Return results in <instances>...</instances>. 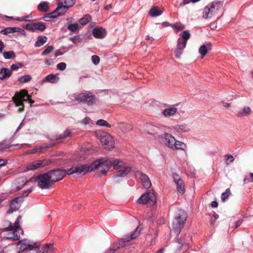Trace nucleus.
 <instances>
[{
    "instance_id": "1",
    "label": "nucleus",
    "mask_w": 253,
    "mask_h": 253,
    "mask_svg": "<svg viewBox=\"0 0 253 253\" xmlns=\"http://www.w3.org/2000/svg\"><path fill=\"white\" fill-rule=\"evenodd\" d=\"M111 162L107 158H102L94 161L90 166L74 165L70 169H68V174L74 173L85 174L87 172L94 171L101 169V173L102 175H106L110 169Z\"/></svg>"
},
{
    "instance_id": "40",
    "label": "nucleus",
    "mask_w": 253,
    "mask_h": 253,
    "mask_svg": "<svg viewBox=\"0 0 253 253\" xmlns=\"http://www.w3.org/2000/svg\"><path fill=\"white\" fill-rule=\"evenodd\" d=\"M231 195V192L229 188H227L225 191L221 194V199L222 201L225 202L228 199L229 196Z\"/></svg>"
},
{
    "instance_id": "43",
    "label": "nucleus",
    "mask_w": 253,
    "mask_h": 253,
    "mask_svg": "<svg viewBox=\"0 0 253 253\" xmlns=\"http://www.w3.org/2000/svg\"><path fill=\"white\" fill-rule=\"evenodd\" d=\"M56 17H57L56 16V14H55V13H54V11H53L51 13L46 14L43 17V19L44 20H45L46 21H50V19L55 18Z\"/></svg>"
},
{
    "instance_id": "14",
    "label": "nucleus",
    "mask_w": 253,
    "mask_h": 253,
    "mask_svg": "<svg viewBox=\"0 0 253 253\" xmlns=\"http://www.w3.org/2000/svg\"><path fill=\"white\" fill-rule=\"evenodd\" d=\"M96 136L100 139L103 147L105 149H110V135L104 131H98L95 132Z\"/></svg>"
},
{
    "instance_id": "49",
    "label": "nucleus",
    "mask_w": 253,
    "mask_h": 253,
    "mask_svg": "<svg viewBox=\"0 0 253 253\" xmlns=\"http://www.w3.org/2000/svg\"><path fill=\"white\" fill-rule=\"evenodd\" d=\"M96 125L100 126H106L107 127H110V125L104 120H99L96 122Z\"/></svg>"
},
{
    "instance_id": "45",
    "label": "nucleus",
    "mask_w": 253,
    "mask_h": 253,
    "mask_svg": "<svg viewBox=\"0 0 253 253\" xmlns=\"http://www.w3.org/2000/svg\"><path fill=\"white\" fill-rule=\"evenodd\" d=\"M72 132L69 129H66L63 134L61 135L59 138H57L56 140H58L59 139H65L67 138V137H69L70 136V134H71Z\"/></svg>"
},
{
    "instance_id": "21",
    "label": "nucleus",
    "mask_w": 253,
    "mask_h": 253,
    "mask_svg": "<svg viewBox=\"0 0 253 253\" xmlns=\"http://www.w3.org/2000/svg\"><path fill=\"white\" fill-rule=\"evenodd\" d=\"M164 12V9L158 6H153L150 9L149 13L153 17L161 15Z\"/></svg>"
},
{
    "instance_id": "11",
    "label": "nucleus",
    "mask_w": 253,
    "mask_h": 253,
    "mask_svg": "<svg viewBox=\"0 0 253 253\" xmlns=\"http://www.w3.org/2000/svg\"><path fill=\"white\" fill-rule=\"evenodd\" d=\"M187 219L186 214L183 213L180 215L179 214L175 218V221L173 223V230L175 233L179 234Z\"/></svg>"
},
{
    "instance_id": "7",
    "label": "nucleus",
    "mask_w": 253,
    "mask_h": 253,
    "mask_svg": "<svg viewBox=\"0 0 253 253\" xmlns=\"http://www.w3.org/2000/svg\"><path fill=\"white\" fill-rule=\"evenodd\" d=\"M25 96H27V99L31 103H33L34 101L31 99V96L28 95V92L25 89L21 90L20 92L15 93L14 97H12V100L16 106L20 107L19 110L22 111L24 109L23 101L26 100L24 99Z\"/></svg>"
},
{
    "instance_id": "33",
    "label": "nucleus",
    "mask_w": 253,
    "mask_h": 253,
    "mask_svg": "<svg viewBox=\"0 0 253 253\" xmlns=\"http://www.w3.org/2000/svg\"><path fill=\"white\" fill-rule=\"evenodd\" d=\"M174 129L179 133L188 132L189 130V128L186 125H176L174 126Z\"/></svg>"
},
{
    "instance_id": "62",
    "label": "nucleus",
    "mask_w": 253,
    "mask_h": 253,
    "mask_svg": "<svg viewBox=\"0 0 253 253\" xmlns=\"http://www.w3.org/2000/svg\"><path fill=\"white\" fill-rule=\"evenodd\" d=\"M4 48V43L0 40V52H1Z\"/></svg>"
},
{
    "instance_id": "64",
    "label": "nucleus",
    "mask_w": 253,
    "mask_h": 253,
    "mask_svg": "<svg viewBox=\"0 0 253 253\" xmlns=\"http://www.w3.org/2000/svg\"><path fill=\"white\" fill-rule=\"evenodd\" d=\"M251 182H252L251 178L247 177H245L244 179V184H247Z\"/></svg>"
},
{
    "instance_id": "50",
    "label": "nucleus",
    "mask_w": 253,
    "mask_h": 253,
    "mask_svg": "<svg viewBox=\"0 0 253 253\" xmlns=\"http://www.w3.org/2000/svg\"><path fill=\"white\" fill-rule=\"evenodd\" d=\"M91 61L94 65H98L100 62V58L97 55H93L91 56Z\"/></svg>"
},
{
    "instance_id": "9",
    "label": "nucleus",
    "mask_w": 253,
    "mask_h": 253,
    "mask_svg": "<svg viewBox=\"0 0 253 253\" xmlns=\"http://www.w3.org/2000/svg\"><path fill=\"white\" fill-rule=\"evenodd\" d=\"M35 181L42 189H49L53 184L47 172L39 175L36 178Z\"/></svg>"
},
{
    "instance_id": "15",
    "label": "nucleus",
    "mask_w": 253,
    "mask_h": 253,
    "mask_svg": "<svg viewBox=\"0 0 253 253\" xmlns=\"http://www.w3.org/2000/svg\"><path fill=\"white\" fill-rule=\"evenodd\" d=\"M50 163V161L48 159L35 161L28 164L26 168L28 170H33L45 167L48 165Z\"/></svg>"
},
{
    "instance_id": "48",
    "label": "nucleus",
    "mask_w": 253,
    "mask_h": 253,
    "mask_svg": "<svg viewBox=\"0 0 253 253\" xmlns=\"http://www.w3.org/2000/svg\"><path fill=\"white\" fill-rule=\"evenodd\" d=\"M172 27L177 31H180L185 28L184 25L180 23H176L172 26Z\"/></svg>"
},
{
    "instance_id": "27",
    "label": "nucleus",
    "mask_w": 253,
    "mask_h": 253,
    "mask_svg": "<svg viewBox=\"0 0 253 253\" xmlns=\"http://www.w3.org/2000/svg\"><path fill=\"white\" fill-rule=\"evenodd\" d=\"M145 132L150 135H151L152 136H155L157 132L156 131V129L158 128V127L155 126L153 125H147L145 126Z\"/></svg>"
},
{
    "instance_id": "17",
    "label": "nucleus",
    "mask_w": 253,
    "mask_h": 253,
    "mask_svg": "<svg viewBox=\"0 0 253 253\" xmlns=\"http://www.w3.org/2000/svg\"><path fill=\"white\" fill-rule=\"evenodd\" d=\"M25 28L32 32H34L37 30L42 32L45 29L46 26L44 23L42 22H37L26 24L25 26Z\"/></svg>"
},
{
    "instance_id": "2",
    "label": "nucleus",
    "mask_w": 253,
    "mask_h": 253,
    "mask_svg": "<svg viewBox=\"0 0 253 253\" xmlns=\"http://www.w3.org/2000/svg\"><path fill=\"white\" fill-rule=\"evenodd\" d=\"M21 218V215H19L13 225L11 222H8V226L3 229V231L7 232L5 234L7 239L14 241L20 239V234L23 232L20 225Z\"/></svg>"
},
{
    "instance_id": "60",
    "label": "nucleus",
    "mask_w": 253,
    "mask_h": 253,
    "mask_svg": "<svg viewBox=\"0 0 253 253\" xmlns=\"http://www.w3.org/2000/svg\"><path fill=\"white\" fill-rule=\"evenodd\" d=\"M37 153V150L35 149V148L32 150H28L26 152V154H35Z\"/></svg>"
},
{
    "instance_id": "24",
    "label": "nucleus",
    "mask_w": 253,
    "mask_h": 253,
    "mask_svg": "<svg viewBox=\"0 0 253 253\" xmlns=\"http://www.w3.org/2000/svg\"><path fill=\"white\" fill-rule=\"evenodd\" d=\"M11 70L6 68H2L0 71V79L3 80L8 79L11 75Z\"/></svg>"
},
{
    "instance_id": "37",
    "label": "nucleus",
    "mask_w": 253,
    "mask_h": 253,
    "mask_svg": "<svg viewBox=\"0 0 253 253\" xmlns=\"http://www.w3.org/2000/svg\"><path fill=\"white\" fill-rule=\"evenodd\" d=\"M38 9L42 12L47 11L48 9V3L47 2L40 3L38 7Z\"/></svg>"
},
{
    "instance_id": "38",
    "label": "nucleus",
    "mask_w": 253,
    "mask_h": 253,
    "mask_svg": "<svg viewBox=\"0 0 253 253\" xmlns=\"http://www.w3.org/2000/svg\"><path fill=\"white\" fill-rule=\"evenodd\" d=\"M3 56L6 59L14 58L15 57V54L13 51H4L3 52Z\"/></svg>"
},
{
    "instance_id": "23",
    "label": "nucleus",
    "mask_w": 253,
    "mask_h": 253,
    "mask_svg": "<svg viewBox=\"0 0 253 253\" xmlns=\"http://www.w3.org/2000/svg\"><path fill=\"white\" fill-rule=\"evenodd\" d=\"M177 111V108L175 107L165 109L162 112V114L165 117L173 116Z\"/></svg>"
},
{
    "instance_id": "6",
    "label": "nucleus",
    "mask_w": 253,
    "mask_h": 253,
    "mask_svg": "<svg viewBox=\"0 0 253 253\" xmlns=\"http://www.w3.org/2000/svg\"><path fill=\"white\" fill-rule=\"evenodd\" d=\"M222 6V3L220 1H214L210 3L204 8L203 18L205 19L211 18Z\"/></svg>"
},
{
    "instance_id": "5",
    "label": "nucleus",
    "mask_w": 253,
    "mask_h": 253,
    "mask_svg": "<svg viewBox=\"0 0 253 253\" xmlns=\"http://www.w3.org/2000/svg\"><path fill=\"white\" fill-rule=\"evenodd\" d=\"M181 37L177 40L176 47L175 49V56L176 58H179L186 47L187 41L190 38V34L188 31H183L181 34Z\"/></svg>"
},
{
    "instance_id": "10",
    "label": "nucleus",
    "mask_w": 253,
    "mask_h": 253,
    "mask_svg": "<svg viewBox=\"0 0 253 253\" xmlns=\"http://www.w3.org/2000/svg\"><path fill=\"white\" fill-rule=\"evenodd\" d=\"M156 196L153 192H148L142 194L137 201L138 204H149L153 206L156 203Z\"/></svg>"
},
{
    "instance_id": "16",
    "label": "nucleus",
    "mask_w": 253,
    "mask_h": 253,
    "mask_svg": "<svg viewBox=\"0 0 253 253\" xmlns=\"http://www.w3.org/2000/svg\"><path fill=\"white\" fill-rule=\"evenodd\" d=\"M139 226H138L136 229L133 230L130 234L125 235L124 238L122 239L121 241L119 243V246L118 247V248H119L120 247H124V244L125 243L128 242L130 240L136 238L140 233V229H139Z\"/></svg>"
},
{
    "instance_id": "52",
    "label": "nucleus",
    "mask_w": 253,
    "mask_h": 253,
    "mask_svg": "<svg viewBox=\"0 0 253 253\" xmlns=\"http://www.w3.org/2000/svg\"><path fill=\"white\" fill-rule=\"evenodd\" d=\"M219 216L217 214L214 213L213 214L210 219L211 224L213 225L215 223V220L218 218Z\"/></svg>"
},
{
    "instance_id": "20",
    "label": "nucleus",
    "mask_w": 253,
    "mask_h": 253,
    "mask_svg": "<svg viewBox=\"0 0 253 253\" xmlns=\"http://www.w3.org/2000/svg\"><path fill=\"white\" fill-rule=\"evenodd\" d=\"M16 32H18L23 35H25V32L24 30L18 27H7L0 31V33L5 35H7L9 34Z\"/></svg>"
},
{
    "instance_id": "61",
    "label": "nucleus",
    "mask_w": 253,
    "mask_h": 253,
    "mask_svg": "<svg viewBox=\"0 0 253 253\" xmlns=\"http://www.w3.org/2000/svg\"><path fill=\"white\" fill-rule=\"evenodd\" d=\"M52 62L53 60L51 59H46L44 62L45 64L47 65H50L52 63Z\"/></svg>"
},
{
    "instance_id": "47",
    "label": "nucleus",
    "mask_w": 253,
    "mask_h": 253,
    "mask_svg": "<svg viewBox=\"0 0 253 253\" xmlns=\"http://www.w3.org/2000/svg\"><path fill=\"white\" fill-rule=\"evenodd\" d=\"M54 49V47L52 45L48 46L42 52V55H46L50 53Z\"/></svg>"
},
{
    "instance_id": "12",
    "label": "nucleus",
    "mask_w": 253,
    "mask_h": 253,
    "mask_svg": "<svg viewBox=\"0 0 253 253\" xmlns=\"http://www.w3.org/2000/svg\"><path fill=\"white\" fill-rule=\"evenodd\" d=\"M158 140L161 143L164 144L168 147L173 149L175 143V138L170 133H165L163 134L159 135Z\"/></svg>"
},
{
    "instance_id": "44",
    "label": "nucleus",
    "mask_w": 253,
    "mask_h": 253,
    "mask_svg": "<svg viewBox=\"0 0 253 253\" xmlns=\"http://www.w3.org/2000/svg\"><path fill=\"white\" fill-rule=\"evenodd\" d=\"M50 147V145L47 144H43L39 147H37L35 148V149L37 150V152L42 153L43 152L44 149H46Z\"/></svg>"
},
{
    "instance_id": "59",
    "label": "nucleus",
    "mask_w": 253,
    "mask_h": 253,
    "mask_svg": "<svg viewBox=\"0 0 253 253\" xmlns=\"http://www.w3.org/2000/svg\"><path fill=\"white\" fill-rule=\"evenodd\" d=\"M242 222H243L242 220H239L235 222V226L234 228L235 229L237 228L238 227H239L240 226V225L241 224Z\"/></svg>"
},
{
    "instance_id": "4",
    "label": "nucleus",
    "mask_w": 253,
    "mask_h": 253,
    "mask_svg": "<svg viewBox=\"0 0 253 253\" xmlns=\"http://www.w3.org/2000/svg\"><path fill=\"white\" fill-rule=\"evenodd\" d=\"M73 100L78 102L86 103L88 106L93 105L97 101V97L92 92L84 91L74 93Z\"/></svg>"
},
{
    "instance_id": "34",
    "label": "nucleus",
    "mask_w": 253,
    "mask_h": 253,
    "mask_svg": "<svg viewBox=\"0 0 253 253\" xmlns=\"http://www.w3.org/2000/svg\"><path fill=\"white\" fill-rule=\"evenodd\" d=\"M47 42V37L45 36H39L35 42L36 46H41Z\"/></svg>"
},
{
    "instance_id": "25",
    "label": "nucleus",
    "mask_w": 253,
    "mask_h": 253,
    "mask_svg": "<svg viewBox=\"0 0 253 253\" xmlns=\"http://www.w3.org/2000/svg\"><path fill=\"white\" fill-rule=\"evenodd\" d=\"M251 109L249 106H245L241 110L238 111L236 113V116L239 118H242L251 114Z\"/></svg>"
},
{
    "instance_id": "32",
    "label": "nucleus",
    "mask_w": 253,
    "mask_h": 253,
    "mask_svg": "<svg viewBox=\"0 0 253 253\" xmlns=\"http://www.w3.org/2000/svg\"><path fill=\"white\" fill-rule=\"evenodd\" d=\"M187 145L185 143L181 142L179 141L175 140V143H174V146L173 147V149L182 150L186 151L187 150Z\"/></svg>"
},
{
    "instance_id": "28",
    "label": "nucleus",
    "mask_w": 253,
    "mask_h": 253,
    "mask_svg": "<svg viewBox=\"0 0 253 253\" xmlns=\"http://www.w3.org/2000/svg\"><path fill=\"white\" fill-rule=\"evenodd\" d=\"M92 34L96 38H102L105 35V32L101 28H95L93 30Z\"/></svg>"
},
{
    "instance_id": "39",
    "label": "nucleus",
    "mask_w": 253,
    "mask_h": 253,
    "mask_svg": "<svg viewBox=\"0 0 253 253\" xmlns=\"http://www.w3.org/2000/svg\"><path fill=\"white\" fill-rule=\"evenodd\" d=\"M91 16L89 15L86 14L80 19L79 22L82 25H85L91 20Z\"/></svg>"
},
{
    "instance_id": "46",
    "label": "nucleus",
    "mask_w": 253,
    "mask_h": 253,
    "mask_svg": "<svg viewBox=\"0 0 253 253\" xmlns=\"http://www.w3.org/2000/svg\"><path fill=\"white\" fill-rule=\"evenodd\" d=\"M79 29L78 24H71L68 25V29L73 32H76Z\"/></svg>"
},
{
    "instance_id": "57",
    "label": "nucleus",
    "mask_w": 253,
    "mask_h": 253,
    "mask_svg": "<svg viewBox=\"0 0 253 253\" xmlns=\"http://www.w3.org/2000/svg\"><path fill=\"white\" fill-rule=\"evenodd\" d=\"M191 2V0H183L180 3V6L182 7L186 4H189Z\"/></svg>"
},
{
    "instance_id": "26",
    "label": "nucleus",
    "mask_w": 253,
    "mask_h": 253,
    "mask_svg": "<svg viewBox=\"0 0 253 253\" xmlns=\"http://www.w3.org/2000/svg\"><path fill=\"white\" fill-rule=\"evenodd\" d=\"M27 181L24 177H19L17 178L14 183L16 190L19 191L21 190L26 183Z\"/></svg>"
},
{
    "instance_id": "19",
    "label": "nucleus",
    "mask_w": 253,
    "mask_h": 253,
    "mask_svg": "<svg viewBox=\"0 0 253 253\" xmlns=\"http://www.w3.org/2000/svg\"><path fill=\"white\" fill-rule=\"evenodd\" d=\"M135 175L139 178L142 183L144 187L146 189L149 188L151 186V182L148 176L141 172L138 171L136 173Z\"/></svg>"
},
{
    "instance_id": "36",
    "label": "nucleus",
    "mask_w": 253,
    "mask_h": 253,
    "mask_svg": "<svg viewBox=\"0 0 253 253\" xmlns=\"http://www.w3.org/2000/svg\"><path fill=\"white\" fill-rule=\"evenodd\" d=\"M176 242L178 244L176 251H180L183 247H185L186 249H187L188 247V244L185 243L183 240L181 238L177 239L176 240Z\"/></svg>"
},
{
    "instance_id": "29",
    "label": "nucleus",
    "mask_w": 253,
    "mask_h": 253,
    "mask_svg": "<svg viewBox=\"0 0 253 253\" xmlns=\"http://www.w3.org/2000/svg\"><path fill=\"white\" fill-rule=\"evenodd\" d=\"M59 80V78L56 75L54 74H50L47 76L43 80V82H48L51 83H56Z\"/></svg>"
},
{
    "instance_id": "51",
    "label": "nucleus",
    "mask_w": 253,
    "mask_h": 253,
    "mask_svg": "<svg viewBox=\"0 0 253 253\" xmlns=\"http://www.w3.org/2000/svg\"><path fill=\"white\" fill-rule=\"evenodd\" d=\"M66 64L64 62H61L57 65V68L61 71L64 70L66 68Z\"/></svg>"
},
{
    "instance_id": "18",
    "label": "nucleus",
    "mask_w": 253,
    "mask_h": 253,
    "mask_svg": "<svg viewBox=\"0 0 253 253\" xmlns=\"http://www.w3.org/2000/svg\"><path fill=\"white\" fill-rule=\"evenodd\" d=\"M23 201V197H17L13 199L9 205V210L8 212L11 213L17 211L20 208Z\"/></svg>"
},
{
    "instance_id": "63",
    "label": "nucleus",
    "mask_w": 253,
    "mask_h": 253,
    "mask_svg": "<svg viewBox=\"0 0 253 253\" xmlns=\"http://www.w3.org/2000/svg\"><path fill=\"white\" fill-rule=\"evenodd\" d=\"M31 17H32L31 15H27L26 16L22 17V19L23 20H24V21H30V18H31Z\"/></svg>"
},
{
    "instance_id": "3",
    "label": "nucleus",
    "mask_w": 253,
    "mask_h": 253,
    "mask_svg": "<svg viewBox=\"0 0 253 253\" xmlns=\"http://www.w3.org/2000/svg\"><path fill=\"white\" fill-rule=\"evenodd\" d=\"M112 167L117 170L113 177H123L126 176L131 170L130 167L125 166L124 162L120 159H114L112 158Z\"/></svg>"
},
{
    "instance_id": "8",
    "label": "nucleus",
    "mask_w": 253,
    "mask_h": 253,
    "mask_svg": "<svg viewBox=\"0 0 253 253\" xmlns=\"http://www.w3.org/2000/svg\"><path fill=\"white\" fill-rule=\"evenodd\" d=\"M17 245L19 247V252H21L33 251L37 253L40 249L39 245L38 243L31 244L26 239L19 241L17 243Z\"/></svg>"
},
{
    "instance_id": "53",
    "label": "nucleus",
    "mask_w": 253,
    "mask_h": 253,
    "mask_svg": "<svg viewBox=\"0 0 253 253\" xmlns=\"http://www.w3.org/2000/svg\"><path fill=\"white\" fill-rule=\"evenodd\" d=\"M172 177L175 183L180 181V180H182L179 175L176 173H173L172 174Z\"/></svg>"
},
{
    "instance_id": "58",
    "label": "nucleus",
    "mask_w": 253,
    "mask_h": 253,
    "mask_svg": "<svg viewBox=\"0 0 253 253\" xmlns=\"http://www.w3.org/2000/svg\"><path fill=\"white\" fill-rule=\"evenodd\" d=\"M32 191L33 189L32 188H29L27 191H24L23 193V197H27L28 195V194L30 193Z\"/></svg>"
},
{
    "instance_id": "42",
    "label": "nucleus",
    "mask_w": 253,
    "mask_h": 253,
    "mask_svg": "<svg viewBox=\"0 0 253 253\" xmlns=\"http://www.w3.org/2000/svg\"><path fill=\"white\" fill-rule=\"evenodd\" d=\"M75 3L76 0H65L64 5L66 6L65 7V8H68L69 9L73 6Z\"/></svg>"
},
{
    "instance_id": "13",
    "label": "nucleus",
    "mask_w": 253,
    "mask_h": 253,
    "mask_svg": "<svg viewBox=\"0 0 253 253\" xmlns=\"http://www.w3.org/2000/svg\"><path fill=\"white\" fill-rule=\"evenodd\" d=\"M53 184L63 179L68 174V170L57 169L47 172Z\"/></svg>"
},
{
    "instance_id": "22",
    "label": "nucleus",
    "mask_w": 253,
    "mask_h": 253,
    "mask_svg": "<svg viewBox=\"0 0 253 253\" xmlns=\"http://www.w3.org/2000/svg\"><path fill=\"white\" fill-rule=\"evenodd\" d=\"M64 7L66 6L63 5L62 2H59L57 3V7L54 11V13L56 14V17L63 15L67 11L68 8H64Z\"/></svg>"
},
{
    "instance_id": "31",
    "label": "nucleus",
    "mask_w": 253,
    "mask_h": 253,
    "mask_svg": "<svg viewBox=\"0 0 253 253\" xmlns=\"http://www.w3.org/2000/svg\"><path fill=\"white\" fill-rule=\"evenodd\" d=\"M211 49V45L207 44V45L203 44L202 45L199 49V52L202 56V58H203L207 53L208 50Z\"/></svg>"
},
{
    "instance_id": "54",
    "label": "nucleus",
    "mask_w": 253,
    "mask_h": 253,
    "mask_svg": "<svg viewBox=\"0 0 253 253\" xmlns=\"http://www.w3.org/2000/svg\"><path fill=\"white\" fill-rule=\"evenodd\" d=\"M22 66V64H21V63L14 64L11 66V70H16V69H18L19 68H20V67H21Z\"/></svg>"
},
{
    "instance_id": "56",
    "label": "nucleus",
    "mask_w": 253,
    "mask_h": 253,
    "mask_svg": "<svg viewBox=\"0 0 253 253\" xmlns=\"http://www.w3.org/2000/svg\"><path fill=\"white\" fill-rule=\"evenodd\" d=\"M90 118L86 117L82 120V122L84 125H88L90 123Z\"/></svg>"
},
{
    "instance_id": "41",
    "label": "nucleus",
    "mask_w": 253,
    "mask_h": 253,
    "mask_svg": "<svg viewBox=\"0 0 253 253\" xmlns=\"http://www.w3.org/2000/svg\"><path fill=\"white\" fill-rule=\"evenodd\" d=\"M31 79H32V77L30 75H25V76L20 77L18 79V81L21 83H27L28 82L30 81L31 80Z\"/></svg>"
},
{
    "instance_id": "30",
    "label": "nucleus",
    "mask_w": 253,
    "mask_h": 253,
    "mask_svg": "<svg viewBox=\"0 0 253 253\" xmlns=\"http://www.w3.org/2000/svg\"><path fill=\"white\" fill-rule=\"evenodd\" d=\"M119 128L124 132H127L129 131L132 129V126L131 125L124 123H120L119 124Z\"/></svg>"
},
{
    "instance_id": "35",
    "label": "nucleus",
    "mask_w": 253,
    "mask_h": 253,
    "mask_svg": "<svg viewBox=\"0 0 253 253\" xmlns=\"http://www.w3.org/2000/svg\"><path fill=\"white\" fill-rule=\"evenodd\" d=\"M175 184L178 192L181 194H184L185 192V188L183 181L182 180H180V181L176 182Z\"/></svg>"
},
{
    "instance_id": "55",
    "label": "nucleus",
    "mask_w": 253,
    "mask_h": 253,
    "mask_svg": "<svg viewBox=\"0 0 253 253\" xmlns=\"http://www.w3.org/2000/svg\"><path fill=\"white\" fill-rule=\"evenodd\" d=\"M225 157L226 158V161H228L230 162H233L234 160L233 156L230 154H227L225 155Z\"/></svg>"
}]
</instances>
